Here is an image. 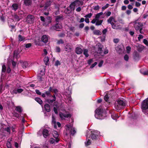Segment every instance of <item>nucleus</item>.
Segmentation results:
<instances>
[{
  "mask_svg": "<svg viewBox=\"0 0 148 148\" xmlns=\"http://www.w3.org/2000/svg\"><path fill=\"white\" fill-rule=\"evenodd\" d=\"M97 64V62H95L94 64H92L90 66V68H92L94 67Z\"/></svg>",
  "mask_w": 148,
  "mask_h": 148,
  "instance_id": "nucleus-49",
  "label": "nucleus"
},
{
  "mask_svg": "<svg viewBox=\"0 0 148 148\" xmlns=\"http://www.w3.org/2000/svg\"><path fill=\"white\" fill-rule=\"evenodd\" d=\"M59 115L61 119H64L65 118H68L71 117V114L67 112H66L65 113L60 112Z\"/></svg>",
  "mask_w": 148,
  "mask_h": 148,
  "instance_id": "nucleus-10",
  "label": "nucleus"
},
{
  "mask_svg": "<svg viewBox=\"0 0 148 148\" xmlns=\"http://www.w3.org/2000/svg\"><path fill=\"white\" fill-rule=\"evenodd\" d=\"M61 18H62L61 16H57L56 17V21L57 22H58L59 21V20Z\"/></svg>",
  "mask_w": 148,
  "mask_h": 148,
  "instance_id": "nucleus-42",
  "label": "nucleus"
},
{
  "mask_svg": "<svg viewBox=\"0 0 148 148\" xmlns=\"http://www.w3.org/2000/svg\"><path fill=\"white\" fill-rule=\"evenodd\" d=\"M130 23L132 24L134 27L136 31L139 30L140 32L142 33L141 31L143 29L142 26L143 24L141 23L138 22V20H136L133 22H132Z\"/></svg>",
  "mask_w": 148,
  "mask_h": 148,
  "instance_id": "nucleus-4",
  "label": "nucleus"
},
{
  "mask_svg": "<svg viewBox=\"0 0 148 148\" xmlns=\"http://www.w3.org/2000/svg\"><path fill=\"white\" fill-rule=\"evenodd\" d=\"M92 14L91 13H90L88 14L85 15L84 17L86 18H90L92 16Z\"/></svg>",
  "mask_w": 148,
  "mask_h": 148,
  "instance_id": "nucleus-38",
  "label": "nucleus"
},
{
  "mask_svg": "<svg viewBox=\"0 0 148 148\" xmlns=\"http://www.w3.org/2000/svg\"><path fill=\"white\" fill-rule=\"evenodd\" d=\"M141 108L143 112L144 113L148 111V97L142 102Z\"/></svg>",
  "mask_w": 148,
  "mask_h": 148,
  "instance_id": "nucleus-6",
  "label": "nucleus"
},
{
  "mask_svg": "<svg viewBox=\"0 0 148 148\" xmlns=\"http://www.w3.org/2000/svg\"><path fill=\"white\" fill-rule=\"evenodd\" d=\"M28 65V64L27 62H25L23 63L22 64V66L24 68H25L27 67Z\"/></svg>",
  "mask_w": 148,
  "mask_h": 148,
  "instance_id": "nucleus-34",
  "label": "nucleus"
},
{
  "mask_svg": "<svg viewBox=\"0 0 148 148\" xmlns=\"http://www.w3.org/2000/svg\"><path fill=\"white\" fill-rule=\"evenodd\" d=\"M42 134L44 137L46 138L49 135V131L47 129H44L43 131Z\"/></svg>",
  "mask_w": 148,
  "mask_h": 148,
  "instance_id": "nucleus-16",
  "label": "nucleus"
},
{
  "mask_svg": "<svg viewBox=\"0 0 148 148\" xmlns=\"http://www.w3.org/2000/svg\"><path fill=\"white\" fill-rule=\"evenodd\" d=\"M44 61L46 65H47L49 61V58L48 57H45L44 59Z\"/></svg>",
  "mask_w": 148,
  "mask_h": 148,
  "instance_id": "nucleus-31",
  "label": "nucleus"
},
{
  "mask_svg": "<svg viewBox=\"0 0 148 148\" xmlns=\"http://www.w3.org/2000/svg\"><path fill=\"white\" fill-rule=\"evenodd\" d=\"M141 73L144 75H147L148 74V70H146L144 72H143L142 70H140Z\"/></svg>",
  "mask_w": 148,
  "mask_h": 148,
  "instance_id": "nucleus-37",
  "label": "nucleus"
},
{
  "mask_svg": "<svg viewBox=\"0 0 148 148\" xmlns=\"http://www.w3.org/2000/svg\"><path fill=\"white\" fill-rule=\"evenodd\" d=\"M56 123L55 119L53 116H52V124L54 126L55 128H57V126L56 125Z\"/></svg>",
  "mask_w": 148,
  "mask_h": 148,
  "instance_id": "nucleus-20",
  "label": "nucleus"
},
{
  "mask_svg": "<svg viewBox=\"0 0 148 148\" xmlns=\"http://www.w3.org/2000/svg\"><path fill=\"white\" fill-rule=\"evenodd\" d=\"M100 8V7L98 5H97L94 7L93 9L95 10H98Z\"/></svg>",
  "mask_w": 148,
  "mask_h": 148,
  "instance_id": "nucleus-41",
  "label": "nucleus"
},
{
  "mask_svg": "<svg viewBox=\"0 0 148 148\" xmlns=\"http://www.w3.org/2000/svg\"><path fill=\"white\" fill-rule=\"evenodd\" d=\"M108 22L109 23H110L112 25V28L115 29H117L120 28L119 25H118L117 23V21L115 18L113 16L110 17L108 20Z\"/></svg>",
  "mask_w": 148,
  "mask_h": 148,
  "instance_id": "nucleus-1",
  "label": "nucleus"
},
{
  "mask_svg": "<svg viewBox=\"0 0 148 148\" xmlns=\"http://www.w3.org/2000/svg\"><path fill=\"white\" fill-rule=\"evenodd\" d=\"M26 21L28 23H32L34 21V16L32 15H28L26 18Z\"/></svg>",
  "mask_w": 148,
  "mask_h": 148,
  "instance_id": "nucleus-12",
  "label": "nucleus"
},
{
  "mask_svg": "<svg viewBox=\"0 0 148 148\" xmlns=\"http://www.w3.org/2000/svg\"><path fill=\"white\" fill-rule=\"evenodd\" d=\"M25 5H26L28 6L30 5L32 3L31 0H24Z\"/></svg>",
  "mask_w": 148,
  "mask_h": 148,
  "instance_id": "nucleus-22",
  "label": "nucleus"
},
{
  "mask_svg": "<svg viewBox=\"0 0 148 148\" xmlns=\"http://www.w3.org/2000/svg\"><path fill=\"white\" fill-rule=\"evenodd\" d=\"M46 5L45 6V10H46L48 6H49L50 4V2H47L46 3Z\"/></svg>",
  "mask_w": 148,
  "mask_h": 148,
  "instance_id": "nucleus-36",
  "label": "nucleus"
},
{
  "mask_svg": "<svg viewBox=\"0 0 148 148\" xmlns=\"http://www.w3.org/2000/svg\"><path fill=\"white\" fill-rule=\"evenodd\" d=\"M125 106V103L123 100H118L115 105V108L117 110H120Z\"/></svg>",
  "mask_w": 148,
  "mask_h": 148,
  "instance_id": "nucleus-5",
  "label": "nucleus"
},
{
  "mask_svg": "<svg viewBox=\"0 0 148 148\" xmlns=\"http://www.w3.org/2000/svg\"><path fill=\"white\" fill-rule=\"evenodd\" d=\"M81 10V8L80 7H78L76 10L77 12H79Z\"/></svg>",
  "mask_w": 148,
  "mask_h": 148,
  "instance_id": "nucleus-60",
  "label": "nucleus"
},
{
  "mask_svg": "<svg viewBox=\"0 0 148 148\" xmlns=\"http://www.w3.org/2000/svg\"><path fill=\"white\" fill-rule=\"evenodd\" d=\"M83 53L86 57H87L89 56V55L88 53V50L87 49H84V50Z\"/></svg>",
  "mask_w": 148,
  "mask_h": 148,
  "instance_id": "nucleus-26",
  "label": "nucleus"
},
{
  "mask_svg": "<svg viewBox=\"0 0 148 148\" xmlns=\"http://www.w3.org/2000/svg\"><path fill=\"white\" fill-rule=\"evenodd\" d=\"M97 20L95 18L91 22V23L94 24L97 21Z\"/></svg>",
  "mask_w": 148,
  "mask_h": 148,
  "instance_id": "nucleus-62",
  "label": "nucleus"
},
{
  "mask_svg": "<svg viewBox=\"0 0 148 148\" xmlns=\"http://www.w3.org/2000/svg\"><path fill=\"white\" fill-rule=\"evenodd\" d=\"M73 2L75 3V4L76 5V3H79L80 4H79L78 5H83V2L82 1H79V0H75V1H74Z\"/></svg>",
  "mask_w": 148,
  "mask_h": 148,
  "instance_id": "nucleus-32",
  "label": "nucleus"
},
{
  "mask_svg": "<svg viewBox=\"0 0 148 148\" xmlns=\"http://www.w3.org/2000/svg\"><path fill=\"white\" fill-rule=\"evenodd\" d=\"M112 118L114 120H116L119 117V116L116 114H113L111 115Z\"/></svg>",
  "mask_w": 148,
  "mask_h": 148,
  "instance_id": "nucleus-27",
  "label": "nucleus"
},
{
  "mask_svg": "<svg viewBox=\"0 0 148 148\" xmlns=\"http://www.w3.org/2000/svg\"><path fill=\"white\" fill-rule=\"evenodd\" d=\"M99 46V48L98 49V51L99 53V54L101 55H102V46L100 44H99L98 45Z\"/></svg>",
  "mask_w": 148,
  "mask_h": 148,
  "instance_id": "nucleus-23",
  "label": "nucleus"
},
{
  "mask_svg": "<svg viewBox=\"0 0 148 148\" xmlns=\"http://www.w3.org/2000/svg\"><path fill=\"white\" fill-rule=\"evenodd\" d=\"M18 4L16 3H14L12 5L13 9L15 11H16L18 9Z\"/></svg>",
  "mask_w": 148,
  "mask_h": 148,
  "instance_id": "nucleus-24",
  "label": "nucleus"
},
{
  "mask_svg": "<svg viewBox=\"0 0 148 148\" xmlns=\"http://www.w3.org/2000/svg\"><path fill=\"white\" fill-rule=\"evenodd\" d=\"M88 134H90V131H88L87 132V139H86V140L85 142V145L86 146H88L89 145H90L91 144V142L90 141V140L89 139H88L87 138H88V136H89V135H88Z\"/></svg>",
  "mask_w": 148,
  "mask_h": 148,
  "instance_id": "nucleus-14",
  "label": "nucleus"
},
{
  "mask_svg": "<svg viewBox=\"0 0 148 148\" xmlns=\"http://www.w3.org/2000/svg\"><path fill=\"white\" fill-rule=\"evenodd\" d=\"M31 45H31V43H28V44H26L25 47L26 48H28L30 47H31Z\"/></svg>",
  "mask_w": 148,
  "mask_h": 148,
  "instance_id": "nucleus-51",
  "label": "nucleus"
},
{
  "mask_svg": "<svg viewBox=\"0 0 148 148\" xmlns=\"http://www.w3.org/2000/svg\"><path fill=\"white\" fill-rule=\"evenodd\" d=\"M60 49L59 47H56V51L57 52H60Z\"/></svg>",
  "mask_w": 148,
  "mask_h": 148,
  "instance_id": "nucleus-44",
  "label": "nucleus"
},
{
  "mask_svg": "<svg viewBox=\"0 0 148 148\" xmlns=\"http://www.w3.org/2000/svg\"><path fill=\"white\" fill-rule=\"evenodd\" d=\"M75 5H76L75 4L74 2L71 3L69 7V8L71 9V10L70 11L69 10L68 8H66L65 11L66 13H69L70 12H71V11L72 10H75Z\"/></svg>",
  "mask_w": 148,
  "mask_h": 148,
  "instance_id": "nucleus-8",
  "label": "nucleus"
},
{
  "mask_svg": "<svg viewBox=\"0 0 148 148\" xmlns=\"http://www.w3.org/2000/svg\"><path fill=\"white\" fill-rule=\"evenodd\" d=\"M56 141V140L53 138H51L50 140V142L51 143L53 144Z\"/></svg>",
  "mask_w": 148,
  "mask_h": 148,
  "instance_id": "nucleus-45",
  "label": "nucleus"
},
{
  "mask_svg": "<svg viewBox=\"0 0 148 148\" xmlns=\"http://www.w3.org/2000/svg\"><path fill=\"white\" fill-rule=\"evenodd\" d=\"M109 6V4H107L105 5L102 7V9L103 11L105 9L108 8Z\"/></svg>",
  "mask_w": 148,
  "mask_h": 148,
  "instance_id": "nucleus-39",
  "label": "nucleus"
},
{
  "mask_svg": "<svg viewBox=\"0 0 148 148\" xmlns=\"http://www.w3.org/2000/svg\"><path fill=\"white\" fill-rule=\"evenodd\" d=\"M124 59L125 60L127 61L129 59L128 56L127 55H125L124 56Z\"/></svg>",
  "mask_w": 148,
  "mask_h": 148,
  "instance_id": "nucleus-47",
  "label": "nucleus"
},
{
  "mask_svg": "<svg viewBox=\"0 0 148 148\" xmlns=\"http://www.w3.org/2000/svg\"><path fill=\"white\" fill-rule=\"evenodd\" d=\"M38 79L39 81H41L43 80L42 78L40 76L38 77Z\"/></svg>",
  "mask_w": 148,
  "mask_h": 148,
  "instance_id": "nucleus-58",
  "label": "nucleus"
},
{
  "mask_svg": "<svg viewBox=\"0 0 148 148\" xmlns=\"http://www.w3.org/2000/svg\"><path fill=\"white\" fill-rule=\"evenodd\" d=\"M35 100L40 104H42V100L39 98H36Z\"/></svg>",
  "mask_w": 148,
  "mask_h": 148,
  "instance_id": "nucleus-28",
  "label": "nucleus"
},
{
  "mask_svg": "<svg viewBox=\"0 0 148 148\" xmlns=\"http://www.w3.org/2000/svg\"><path fill=\"white\" fill-rule=\"evenodd\" d=\"M35 91L36 92V93L39 95H40L41 94V92L39 91V90H35Z\"/></svg>",
  "mask_w": 148,
  "mask_h": 148,
  "instance_id": "nucleus-63",
  "label": "nucleus"
},
{
  "mask_svg": "<svg viewBox=\"0 0 148 148\" xmlns=\"http://www.w3.org/2000/svg\"><path fill=\"white\" fill-rule=\"evenodd\" d=\"M143 42L147 46H148V42L147 40L144 39Z\"/></svg>",
  "mask_w": 148,
  "mask_h": 148,
  "instance_id": "nucleus-52",
  "label": "nucleus"
},
{
  "mask_svg": "<svg viewBox=\"0 0 148 148\" xmlns=\"http://www.w3.org/2000/svg\"><path fill=\"white\" fill-rule=\"evenodd\" d=\"M111 14V12H108L106 13V16H110Z\"/></svg>",
  "mask_w": 148,
  "mask_h": 148,
  "instance_id": "nucleus-59",
  "label": "nucleus"
},
{
  "mask_svg": "<svg viewBox=\"0 0 148 148\" xmlns=\"http://www.w3.org/2000/svg\"><path fill=\"white\" fill-rule=\"evenodd\" d=\"M109 99V97L107 95H106L104 97V99L106 101H108Z\"/></svg>",
  "mask_w": 148,
  "mask_h": 148,
  "instance_id": "nucleus-46",
  "label": "nucleus"
},
{
  "mask_svg": "<svg viewBox=\"0 0 148 148\" xmlns=\"http://www.w3.org/2000/svg\"><path fill=\"white\" fill-rule=\"evenodd\" d=\"M6 70V67L5 65L3 64L2 65V71L3 72H4Z\"/></svg>",
  "mask_w": 148,
  "mask_h": 148,
  "instance_id": "nucleus-43",
  "label": "nucleus"
},
{
  "mask_svg": "<svg viewBox=\"0 0 148 148\" xmlns=\"http://www.w3.org/2000/svg\"><path fill=\"white\" fill-rule=\"evenodd\" d=\"M41 40L42 41L46 43L48 40V38L47 36L45 35L42 36Z\"/></svg>",
  "mask_w": 148,
  "mask_h": 148,
  "instance_id": "nucleus-17",
  "label": "nucleus"
},
{
  "mask_svg": "<svg viewBox=\"0 0 148 148\" xmlns=\"http://www.w3.org/2000/svg\"><path fill=\"white\" fill-rule=\"evenodd\" d=\"M60 64V62L59 61L57 60V61H56V62L55 64V65L56 66H58V65H59Z\"/></svg>",
  "mask_w": 148,
  "mask_h": 148,
  "instance_id": "nucleus-57",
  "label": "nucleus"
},
{
  "mask_svg": "<svg viewBox=\"0 0 148 148\" xmlns=\"http://www.w3.org/2000/svg\"><path fill=\"white\" fill-rule=\"evenodd\" d=\"M16 110L17 111L19 112H21L22 111L21 108L19 106H17L16 107Z\"/></svg>",
  "mask_w": 148,
  "mask_h": 148,
  "instance_id": "nucleus-29",
  "label": "nucleus"
},
{
  "mask_svg": "<svg viewBox=\"0 0 148 148\" xmlns=\"http://www.w3.org/2000/svg\"><path fill=\"white\" fill-rule=\"evenodd\" d=\"M103 14L102 12H100L96 14L95 17V18L97 20H98L99 18L100 17V16Z\"/></svg>",
  "mask_w": 148,
  "mask_h": 148,
  "instance_id": "nucleus-25",
  "label": "nucleus"
},
{
  "mask_svg": "<svg viewBox=\"0 0 148 148\" xmlns=\"http://www.w3.org/2000/svg\"><path fill=\"white\" fill-rule=\"evenodd\" d=\"M91 137L92 139H95L96 138L97 136L99 134V132L96 131H91Z\"/></svg>",
  "mask_w": 148,
  "mask_h": 148,
  "instance_id": "nucleus-9",
  "label": "nucleus"
},
{
  "mask_svg": "<svg viewBox=\"0 0 148 148\" xmlns=\"http://www.w3.org/2000/svg\"><path fill=\"white\" fill-rule=\"evenodd\" d=\"M65 128L66 131L64 133L66 135H67L69 134H71L73 135L76 133L75 129L73 127V125L72 124H69L66 125L65 126Z\"/></svg>",
  "mask_w": 148,
  "mask_h": 148,
  "instance_id": "nucleus-2",
  "label": "nucleus"
},
{
  "mask_svg": "<svg viewBox=\"0 0 148 148\" xmlns=\"http://www.w3.org/2000/svg\"><path fill=\"white\" fill-rule=\"evenodd\" d=\"M103 61L102 60L101 61L99 64V65H98L99 66V67H101L103 64Z\"/></svg>",
  "mask_w": 148,
  "mask_h": 148,
  "instance_id": "nucleus-55",
  "label": "nucleus"
},
{
  "mask_svg": "<svg viewBox=\"0 0 148 148\" xmlns=\"http://www.w3.org/2000/svg\"><path fill=\"white\" fill-rule=\"evenodd\" d=\"M126 13L127 15H129L131 13V11L129 10H127L126 11Z\"/></svg>",
  "mask_w": 148,
  "mask_h": 148,
  "instance_id": "nucleus-64",
  "label": "nucleus"
},
{
  "mask_svg": "<svg viewBox=\"0 0 148 148\" xmlns=\"http://www.w3.org/2000/svg\"><path fill=\"white\" fill-rule=\"evenodd\" d=\"M72 49V47L71 45V44L70 43H67L66 44V45L64 47V50L68 52H70L71 51Z\"/></svg>",
  "mask_w": 148,
  "mask_h": 148,
  "instance_id": "nucleus-11",
  "label": "nucleus"
},
{
  "mask_svg": "<svg viewBox=\"0 0 148 148\" xmlns=\"http://www.w3.org/2000/svg\"><path fill=\"white\" fill-rule=\"evenodd\" d=\"M23 91V90L21 88H14L11 90V92L12 94H16L17 93H21Z\"/></svg>",
  "mask_w": 148,
  "mask_h": 148,
  "instance_id": "nucleus-7",
  "label": "nucleus"
},
{
  "mask_svg": "<svg viewBox=\"0 0 148 148\" xmlns=\"http://www.w3.org/2000/svg\"><path fill=\"white\" fill-rule=\"evenodd\" d=\"M57 43L58 44H63L64 43V42L62 40L60 39L58 40L57 41Z\"/></svg>",
  "mask_w": 148,
  "mask_h": 148,
  "instance_id": "nucleus-50",
  "label": "nucleus"
},
{
  "mask_svg": "<svg viewBox=\"0 0 148 148\" xmlns=\"http://www.w3.org/2000/svg\"><path fill=\"white\" fill-rule=\"evenodd\" d=\"M44 108L45 110L47 112L50 111V106L48 104H46L45 105Z\"/></svg>",
  "mask_w": 148,
  "mask_h": 148,
  "instance_id": "nucleus-19",
  "label": "nucleus"
},
{
  "mask_svg": "<svg viewBox=\"0 0 148 148\" xmlns=\"http://www.w3.org/2000/svg\"><path fill=\"white\" fill-rule=\"evenodd\" d=\"M93 61V59H90L89 60L88 62V64L90 65L91 63H92Z\"/></svg>",
  "mask_w": 148,
  "mask_h": 148,
  "instance_id": "nucleus-54",
  "label": "nucleus"
},
{
  "mask_svg": "<svg viewBox=\"0 0 148 148\" xmlns=\"http://www.w3.org/2000/svg\"><path fill=\"white\" fill-rule=\"evenodd\" d=\"M25 40V38L23 37H22L21 35H18V40L19 41H24Z\"/></svg>",
  "mask_w": 148,
  "mask_h": 148,
  "instance_id": "nucleus-30",
  "label": "nucleus"
},
{
  "mask_svg": "<svg viewBox=\"0 0 148 148\" xmlns=\"http://www.w3.org/2000/svg\"><path fill=\"white\" fill-rule=\"evenodd\" d=\"M52 134L54 137L56 138V142L57 143H58L59 141V139L58 138V134L57 132L55 131H53L52 132Z\"/></svg>",
  "mask_w": 148,
  "mask_h": 148,
  "instance_id": "nucleus-13",
  "label": "nucleus"
},
{
  "mask_svg": "<svg viewBox=\"0 0 148 148\" xmlns=\"http://www.w3.org/2000/svg\"><path fill=\"white\" fill-rule=\"evenodd\" d=\"M4 130L7 132L8 133L10 134V127H8L4 129Z\"/></svg>",
  "mask_w": 148,
  "mask_h": 148,
  "instance_id": "nucleus-35",
  "label": "nucleus"
},
{
  "mask_svg": "<svg viewBox=\"0 0 148 148\" xmlns=\"http://www.w3.org/2000/svg\"><path fill=\"white\" fill-rule=\"evenodd\" d=\"M103 22V21L102 20H97V21L96 25H101L102 23Z\"/></svg>",
  "mask_w": 148,
  "mask_h": 148,
  "instance_id": "nucleus-33",
  "label": "nucleus"
},
{
  "mask_svg": "<svg viewBox=\"0 0 148 148\" xmlns=\"http://www.w3.org/2000/svg\"><path fill=\"white\" fill-rule=\"evenodd\" d=\"M127 8L131 10L133 8V7L132 5H129L127 6Z\"/></svg>",
  "mask_w": 148,
  "mask_h": 148,
  "instance_id": "nucleus-61",
  "label": "nucleus"
},
{
  "mask_svg": "<svg viewBox=\"0 0 148 148\" xmlns=\"http://www.w3.org/2000/svg\"><path fill=\"white\" fill-rule=\"evenodd\" d=\"M62 28V25L61 24L58 23L55 25L54 28L57 31H59V29H61Z\"/></svg>",
  "mask_w": 148,
  "mask_h": 148,
  "instance_id": "nucleus-15",
  "label": "nucleus"
},
{
  "mask_svg": "<svg viewBox=\"0 0 148 148\" xmlns=\"http://www.w3.org/2000/svg\"><path fill=\"white\" fill-rule=\"evenodd\" d=\"M43 51H44V53L42 54V55L43 56H45L47 55V52L46 49H44Z\"/></svg>",
  "mask_w": 148,
  "mask_h": 148,
  "instance_id": "nucleus-48",
  "label": "nucleus"
},
{
  "mask_svg": "<svg viewBox=\"0 0 148 148\" xmlns=\"http://www.w3.org/2000/svg\"><path fill=\"white\" fill-rule=\"evenodd\" d=\"M76 53L77 54H79L82 53L83 52L82 49L79 47H77L76 48Z\"/></svg>",
  "mask_w": 148,
  "mask_h": 148,
  "instance_id": "nucleus-18",
  "label": "nucleus"
},
{
  "mask_svg": "<svg viewBox=\"0 0 148 148\" xmlns=\"http://www.w3.org/2000/svg\"><path fill=\"white\" fill-rule=\"evenodd\" d=\"M135 5L136 7H139L140 5L141 4L138 2H136L135 3Z\"/></svg>",
  "mask_w": 148,
  "mask_h": 148,
  "instance_id": "nucleus-53",
  "label": "nucleus"
},
{
  "mask_svg": "<svg viewBox=\"0 0 148 148\" xmlns=\"http://www.w3.org/2000/svg\"><path fill=\"white\" fill-rule=\"evenodd\" d=\"M126 49L127 53H130L131 49V47L129 46H127L126 47Z\"/></svg>",
  "mask_w": 148,
  "mask_h": 148,
  "instance_id": "nucleus-40",
  "label": "nucleus"
},
{
  "mask_svg": "<svg viewBox=\"0 0 148 148\" xmlns=\"http://www.w3.org/2000/svg\"><path fill=\"white\" fill-rule=\"evenodd\" d=\"M93 33L94 34L100 35L101 34V32L98 30H95L93 31Z\"/></svg>",
  "mask_w": 148,
  "mask_h": 148,
  "instance_id": "nucleus-21",
  "label": "nucleus"
},
{
  "mask_svg": "<svg viewBox=\"0 0 148 148\" xmlns=\"http://www.w3.org/2000/svg\"><path fill=\"white\" fill-rule=\"evenodd\" d=\"M7 146L8 148H10L11 147V143L7 142Z\"/></svg>",
  "mask_w": 148,
  "mask_h": 148,
  "instance_id": "nucleus-56",
  "label": "nucleus"
},
{
  "mask_svg": "<svg viewBox=\"0 0 148 148\" xmlns=\"http://www.w3.org/2000/svg\"><path fill=\"white\" fill-rule=\"evenodd\" d=\"M95 117L97 119H102L104 118V115L105 114V113L103 112V110L99 108H98L95 110Z\"/></svg>",
  "mask_w": 148,
  "mask_h": 148,
  "instance_id": "nucleus-3",
  "label": "nucleus"
}]
</instances>
